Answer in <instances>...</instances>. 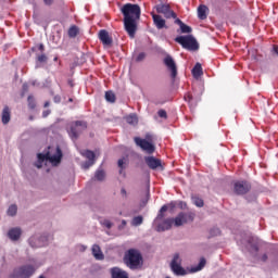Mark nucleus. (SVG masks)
<instances>
[{
  "label": "nucleus",
  "mask_w": 278,
  "mask_h": 278,
  "mask_svg": "<svg viewBox=\"0 0 278 278\" xmlns=\"http://www.w3.org/2000/svg\"><path fill=\"white\" fill-rule=\"evenodd\" d=\"M121 12L124 16L125 30L128 36L135 38L136 31H138V21H140V14H142L140 5L126 3L121 8Z\"/></svg>",
  "instance_id": "1"
},
{
  "label": "nucleus",
  "mask_w": 278,
  "mask_h": 278,
  "mask_svg": "<svg viewBox=\"0 0 278 278\" xmlns=\"http://www.w3.org/2000/svg\"><path fill=\"white\" fill-rule=\"evenodd\" d=\"M124 264H126L130 270H138V268H142V254L139 250L129 249L124 255Z\"/></svg>",
  "instance_id": "2"
},
{
  "label": "nucleus",
  "mask_w": 278,
  "mask_h": 278,
  "mask_svg": "<svg viewBox=\"0 0 278 278\" xmlns=\"http://www.w3.org/2000/svg\"><path fill=\"white\" fill-rule=\"evenodd\" d=\"M184 260L181 258V255L179 253H175L172 257V261L169 263V268L176 277H186L188 275V270L184 268L181 265Z\"/></svg>",
  "instance_id": "3"
},
{
  "label": "nucleus",
  "mask_w": 278,
  "mask_h": 278,
  "mask_svg": "<svg viewBox=\"0 0 278 278\" xmlns=\"http://www.w3.org/2000/svg\"><path fill=\"white\" fill-rule=\"evenodd\" d=\"M36 274V266L33 264H25L20 267H16L10 278H31Z\"/></svg>",
  "instance_id": "4"
},
{
  "label": "nucleus",
  "mask_w": 278,
  "mask_h": 278,
  "mask_svg": "<svg viewBox=\"0 0 278 278\" xmlns=\"http://www.w3.org/2000/svg\"><path fill=\"white\" fill-rule=\"evenodd\" d=\"M175 42L181 45L182 49H187V51H199V42L192 35L178 36L175 38Z\"/></svg>",
  "instance_id": "5"
},
{
  "label": "nucleus",
  "mask_w": 278,
  "mask_h": 278,
  "mask_svg": "<svg viewBox=\"0 0 278 278\" xmlns=\"http://www.w3.org/2000/svg\"><path fill=\"white\" fill-rule=\"evenodd\" d=\"M51 236L48 235H34L28 239V244L31 249H42V247L49 245Z\"/></svg>",
  "instance_id": "6"
},
{
  "label": "nucleus",
  "mask_w": 278,
  "mask_h": 278,
  "mask_svg": "<svg viewBox=\"0 0 278 278\" xmlns=\"http://www.w3.org/2000/svg\"><path fill=\"white\" fill-rule=\"evenodd\" d=\"M88 128V124L86 122L76 121L73 124H71L70 130H67V134L72 140H77L79 136L81 135L85 129Z\"/></svg>",
  "instance_id": "7"
},
{
  "label": "nucleus",
  "mask_w": 278,
  "mask_h": 278,
  "mask_svg": "<svg viewBox=\"0 0 278 278\" xmlns=\"http://www.w3.org/2000/svg\"><path fill=\"white\" fill-rule=\"evenodd\" d=\"M45 156L52 166H58L62 162V149H60V147H56L55 149L50 148V151L47 152Z\"/></svg>",
  "instance_id": "8"
},
{
  "label": "nucleus",
  "mask_w": 278,
  "mask_h": 278,
  "mask_svg": "<svg viewBox=\"0 0 278 278\" xmlns=\"http://www.w3.org/2000/svg\"><path fill=\"white\" fill-rule=\"evenodd\" d=\"M194 220V213L192 212H180L175 218H173V224L175 227H181L186 223H192Z\"/></svg>",
  "instance_id": "9"
},
{
  "label": "nucleus",
  "mask_w": 278,
  "mask_h": 278,
  "mask_svg": "<svg viewBox=\"0 0 278 278\" xmlns=\"http://www.w3.org/2000/svg\"><path fill=\"white\" fill-rule=\"evenodd\" d=\"M154 8L157 14H163L165 18H177V14L173 10H170V4L161 2L156 4Z\"/></svg>",
  "instance_id": "10"
},
{
  "label": "nucleus",
  "mask_w": 278,
  "mask_h": 278,
  "mask_svg": "<svg viewBox=\"0 0 278 278\" xmlns=\"http://www.w3.org/2000/svg\"><path fill=\"white\" fill-rule=\"evenodd\" d=\"M163 64L169 71L172 79H175L177 77V63H175V59L170 54H166L163 59Z\"/></svg>",
  "instance_id": "11"
},
{
  "label": "nucleus",
  "mask_w": 278,
  "mask_h": 278,
  "mask_svg": "<svg viewBox=\"0 0 278 278\" xmlns=\"http://www.w3.org/2000/svg\"><path fill=\"white\" fill-rule=\"evenodd\" d=\"M135 143L137 144V147H140L142 151L149 153V155H151V153H155V146H153V143L149 142L147 139L136 137Z\"/></svg>",
  "instance_id": "12"
},
{
  "label": "nucleus",
  "mask_w": 278,
  "mask_h": 278,
  "mask_svg": "<svg viewBox=\"0 0 278 278\" xmlns=\"http://www.w3.org/2000/svg\"><path fill=\"white\" fill-rule=\"evenodd\" d=\"M81 155L84 157H86V160H88L81 164V168H84V170H88V168H90V166H94V157H96L94 152H92L90 150H85L81 152Z\"/></svg>",
  "instance_id": "13"
},
{
  "label": "nucleus",
  "mask_w": 278,
  "mask_h": 278,
  "mask_svg": "<svg viewBox=\"0 0 278 278\" xmlns=\"http://www.w3.org/2000/svg\"><path fill=\"white\" fill-rule=\"evenodd\" d=\"M235 194H247L251 190V184L244 180L236 181L233 185Z\"/></svg>",
  "instance_id": "14"
},
{
  "label": "nucleus",
  "mask_w": 278,
  "mask_h": 278,
  "mask_svg": "<svg viewBox=\"0 0 278 278\" xmlns=\"http://www.w3.org/2000/svg\"><path fill=\"white\" fill-rule=\"evenodd\" d=\"M21 236H23V230L18 227L11 228L8 231V238L11 242H18V240H21Z\"/></svg>",
  "instance_id": "15"
},
{
  "label": "nucleus",
  "mask_w": 278,
  "mask_h": 278,
  "mask_svg": "<svg viewBox=\"0 0 278 278\" xmlns=\"http://www.w3.org/2000/svg\"><path fill=\"white\" fill-rule=\"evenodd\" d=\"M151 14H152L153 23L156 29H168V26H166V20H164L162 15H159L155 13H151Z\"/></svg>",
  "instance_id": "16"
},
{
  "label": "nucleus",
  "mask_w": 278,
  "mask_h": 278,
  "mask_svg": "<svg viewBox=\"0 0 278 278\" xmlns=\"http://www.w3.org/2000/svg\"><path fill=\"white\" fill-rule=\"evenodd\" d=\"M144 162L152 170H155V168H162V161H160V159H155L154 156H146Z\"/></svg>",
  "instance_id": "17"
},
{
  "label": "nucleus",
  "mask_w": 278,
  "mask_h": 278,
  "mask_svg": "<svg viewBox=\"0 0 278 278\" xmlns=\"http://www.w3.org/2000/svg\"><path fill=\"white\" fill-rule=\"evenodd\" d=\"M99 39L101 40L102 45H104V47H112V42H114L112 37H110V33H108L105 29H101L99 31Z\"/></svg>",
  "instance_id": "18"
},
{
  "label": "nucleus",
  "mask_w": 278,
  "mask_h": 278,
  "mask_svg": "<svg viewBox=\"0 0 278 278\" xmlns=\"http://www.w3.org/2000/svg\"><path fill=\"white\" fill-rule=\"evenodd\" d=\"M111 278H129V274L121 267H112L110 269Z\"/></svg>",
  "instance_id": "19"
},
{
  "label": "nucleus",
  "mask_w": 278,
  "mask_h": 278,
  "mask_svg": "<svg viewBox=\"0 0 278 278\" xmlns=\"http://www.w3.org/2000/svg\"><path fill=\"white\" fill-rule=\"evenodd\" d=\"M91 253L94 260H98L99 262L105 260V255L103 254V251H101V247L99 244L92 245Z\"/></svg>",
  "instance_id": "20"
},
{
  "label": "nucleus",
  "mask_w": 278,
  "mask_h": 278,
  "mask_svg": "<svg viewBox=\"0 0 278 278\" xmlns=\"http://www.w3.org/2000/svg\"><path fill=\"white\" fill-rule=\"evenodd\" d=\"M173 225V218L164 219L161 224L157 225L156 231H168Z\"/></svg>",
  "instance_id": "21"
},
{
  "label": "nucleus",
  "mask_w": 278,
  "mask_h": 278,
  "mask_svg": "<svg viewBox=\"0 0 278 278\" xmlns=\"http://www.w3.org/2000/svg\"><path fill=\"white\" fill-rule=\"evenodd\" d=\"M12 118L10 106H4L1 114V121L3 125H8Z\"/></svg>",
  "instance_id": "22"
},
{
  "label": "nucleus",
  "mask_w": 278,
  "mask_h": 278,
  "mask_svg": "<svg viewBox=\"0 0 278 278\" xmlns=\"http://www.w3.org/2000/svg\"><path fill=\"white\" fill-rule=\"evenodd\" d=\"M198 18H200V21L207 18V7L205 4H201L198 8Z\"/></svg>",
  "instance_id": "23"
},
{
  "label": "nucleus",
  "mask_w": 278,
  "mask_h": 278,
  "mask_svg": "<svg viewBox=\"0 0 278 278\" xmlns=\"http://www.w3.org/2000/svg\"><path fill=\"white\" fill-rule=\"evenodd\" d=\"M205 264H207V261L202 257L197 266L191 267L189 273H199L200 270H203V268H205Z\"/></svg>",
  "instance_id": "24"
},
{
  "label": "nucleus",
  "mask_w": 278,
  "mask_h": 278,
  "mask_svg": "<svg viewBox=\"0 0 278 278\" xmlns=\"http://www.w3.org/2000/svg\"><path fill=\"white\" fill-rule=\"evenodd\" d=\"M192 75L194 79H199L201 75H203V67L201 66V63H197L194 67L192 68Z\"/></svg>",
  "instance_id": "25"
},
{
  "label": "nucleus",
  "mask_w": 278,
  "mask_h": 278,
  "mask_svg": "<svg viewBox=\"0 0 278 278\" xmlns=\"http://www.w3.org/2000/svg\"><path fill=\"white\" fill-rule=\"evenodd\" d=\"M45 160H47V156H45L42 153H39L37 155V162L35 163L36 168H40L42 164H45Z\"/></svg>",
  "instance_id": "26"
},
{
  "label": "nucleus",
  "mask_w": 278,
  "mask_h": 278,
  "mask_svg": "<svg viewBox=\"0 0 278 278\" xmlns=\"http://www.w3.org/2000/svg\"><path fill=\"white\" fill-rule=\"evenodd\" d=\"M143 220H144V218L141 215L136 216L132 218L131 225H132V227H140V225H142Z\"/></svg>",
  "instance_id": "27"
},
{
  "label": "nucleus",
  "mask_w": 278,
  "mask_h": 278,
  "mask_svg": "<svg viewBox=\"0 0 278 278\" xmlns=\"http://www.w3.org/2000/svg\"><path fill=\"white\" fill-rule=\"evenodd\" d=\"M126 122L128 125H138V116H136V114L128 115Z\"/></svg>",
  "instance_id": "28"
},
{
  "label": "nucleus",
  "mask_w": 278,
  "mask_h": 278,
  "mask_svg": "<svg viewBox=\"0 0 278 278\" xmlns=\"http://www.w3.org/2000/svg\"><path fill=\"white\" fill-rule=\"evenodd\" d=\"M94 179H97V181H103V179H105V172L103 169H98L94 174Z\"/></svg>",
  "instance_id": "29"
},
{
  "label": "nucleus",
  "mask_w": 278,
  "mask_h": 278,
  "mask_svg": "<svg viewBox=\"0 0 278 278\" xmlns=\"http://www.w3.org/2000/svg\"><path fill=\"white\" fill-rule=\"evenodd\" d=\"M18 212V207L16 206V204L10 205L7 214L8 216H16V213Z\"/></svg>",
  "instance_id": "30"
},
{
  "label": "nucleus",
  "mask_w": 278,
  "mask_h": 278,
  "mask_svg": "<svg viewBox=\"0 0 278 278\" xmlns=\"http://www.w3.org/2000/svg\"><path fill=\"white\" fill-rule=\"evenodd\" d=\"M105 99L109 103H114V101H116V96L114 94L113 91H106Z\"/></svg>",
  "instance_id": "31"
},
{
  "label": "nucleus",
  "mask_w": 278,
  "mask_h": 278,
  "mask_svg": "<svg viewBox=\"0 0 278 278\" xmlns=\"http://www.w3.org/2000/svg\"><path fill=\"white\" fill-rule=\"evenodd\" d=\"M168 211V205H163L160 210V214L156 216L155 223H157V220H162V218H164V212Z\"/></svg>",
  "instance_id": "32"
},
{
  "label": "nucleus",
  "mask_w": 278,
  "mask_h": 278,
  "mask_svg": "<svg viewBox=\"0 0 278 278\" xmlns=\"http://www.w3.org/2000/svg\"><path fill=\"white\" fill-rule=\"evenodd\" d=\"M47 60H48V58L45 54L38 55L36 68H40V64H43L45 62H47Z\"/></svg>",
  "instance_id": "33"
},
{
  "label": "nucleus",
  "mask_w": 278,
  "mask_h": 278,
  "mask_svg": "<svg viewBox=\"0 0 278 278\" xmlns=\"http://www.w3.org/2000/svg\"><path fill=\"white\" fill-rule=\"evenodd\" d=\"M192 203L195 204L197 207H203L204 205L203 199L199 197H192Z\"/></svg>",
  "instance_id": "34"
},
{
  "label": "nucleus",
  "mask_w": 278,
  "mask_h": 278,
  "mask_svg": "<svg viewBox=\"0 0 278 278\" xmlns=\"http://www.w3.org/2000/svg\"><path fill=\"white\" fill-rule=\"evenodd\" d=\"M100 225H102V227H105L106 229H112V227H114V223H112L110 219H102L100 222Z\"/></svg>",
  "instance_id": "35"
},
{
  "label": "nucleus",
  "mask_w": 278,
  "mask_h": 278,
  "mask_svg": "<svg viewBox=\"0 0 278 278\" xmlns=\"http://www.w3.org/2000/svg\"><path fill=\"white\" fill-rule=\"evenodd\" d=\"M181 34H192V27L181 24L180 26Z\"/></svg>",
  "instance_id": "36"
},
{
  "label": "nucleus",
  "mask_w": 278,
  "mask_h": 278,
  "mask_svg": "<svg viewBox=\"0 0 278 278\" xmlns=\"http://www.w3.org/2000/svg\"><path fill=\"white\" fill-rule=\"evenodd\" d=\"M78 29H77V26H72L70 29H68V36L70 38H75L78 34Z\"/></svg>",
  "instance_id": "37"
},
{
  "label": "nucleus",
  "mask_w": 278,
  "mask_h": 278,
  "mask_svg": "<svg viewBox=\"0 0 278 278\" xmlns=\"http://www.w3.org/2000/svg\"><path fill=\"white\" fill-rule=\"evenodd\" d=\"M28 108L30 110H35L36 109V100H34V97L33 96H29L28 97Z\"/></svg>",
  "instance_id": "38"
},
{
  "label": "nucleus",
  "mask_w": 278,
  "mask_h": 278,
  "mask_svg": "<svg viewBox=\"0 0 278 278\" xmlns=\"http://www.w3.org/2000/svg\"><path fill=\"white\" fill-rule=\"evenodd\" d=\"M121 197L124 201H127L129 193H127V190L125 188L121 189Z\"/></svg>",
  "instance_id": "39"
},
{
  "label": "nucleus",
  "mask_w": 278,
  "mask_h": 278,
  "mask_svg": "<svg viewBox=\"0 0 278 278\" xmlns=\"http://www.w3.org/2000/svg\"><path fill=\"white\" fill-rule=\"evenodd\" d=\"M125 159H119L117 162V166L121 168L119 173H123V168H125Z\"/></svg>",
  "instance_id": "40"
},
{
  "label": "nucleus",
  "mask_w": 278,
  "mask_h": 278,
  "mask_svg": "<svg viewBox=\"0 0 278 278\" xmlns=\"http://www.w3.org/2000/svg\"><path fill=\"white\" fill-rule=\"evenodd\" d=\"M144 58H147V54H144V52H141L138 54L136 62H142V60H144Z\"/></svg>",
  "instance_id": "41"
},
{
  "label": "nucleus",
  "mask_w": 278,
  "mask_h": 278,
  "mask_svg": "<svg viewBox=\"0 0 278 278\" xmlns=\"http://www.w3.org/2000/svg\"><path fill=\"white\" fill-rule=\"evenodd\" d=\"M176 205H178L180 210H186L188 207V204L184 201H179Z\"/></svg>",
  "instance_id": "42"
},
{
  "label": "nucleus",
  "mask_w": 278,
  "mask_h": 278,
  "mask_svg": "<svg viewBox=\"0 0 278 278\" xmlns=\"http://www.w3.org/2000/svg\"><path fill=\"white\" fill-rule=\"evenodd\" d=\"M157 114L160 118H167V114L165 110H159Z\"/></svg>",
  "instance_id": "43"
},
{
  "label": "nucleus",
  "mask_w": 278,
  "mask_h": 278,
  "mask_svg": "<svg viewBox=\"0 0 278 278\" xmlns=\"http://www.w3.org/2000/svg\"><path fill=\"white\" fill-rule=\"evenodd\" d=\"M87 249H88L87 245H84V244L78 245V251H80L81 253H84L85 251H87Z\"/></svg>",
  "instance_id": "44"
},
{
  "label": "nucleus",
  "mask_w": 278,
  "mask_h": 278,
  "mask_svg": "<svg viewBox=\"0 0 278 278\" xmlns=\"http://www.w3.org/2000/svg\"><path fill=\"white\" fill-rule=\"evenodd\" d=\"M185 99H186V101H188V103H190V105H192V101H194L192 96H187V97H185Z\"/></svg>",
  "instance_id": "45"
},
{
  "label": "nucleus",
  "mask_w": 278,
  "mask_h": 278,
  "mask_svg": "<svg viewBox=\"0 0 278 278\" xmlns=\"http://www.w3.org/2000/svg\"><path fill=\"white\" fill-rule=\"evenodd\" d=\"M49 114H51V111L50 110H46V111L42 112V117L47 118V116H49Z\"/></svg>",
  "instance_id": "46"
},
{
  "label": "nucleus",
  "mask_w": 278,
  "mask_h": 278,
  "mask_svg": "<svg viewBox=\"0 0 278 278\" xmlns=\"http://www.w3.org/2000/svg\"><path fill=\"white\" fill-rule=\"evenodd\" d=\"M175 23H176V25H179V27H181V25H184V22L177 17H175Z\"/></svg>",
  "instance_id": "47"
},
{
  "label": "nucleus",
  "mask_w": 278,
  "mask_h": 278,
  "mask_svg": "<svg viewBox=\"0 0 278 278\" xmlns=\"http://www.w3.org/2000/svg\"><path fill=\"white\" fill-rule=\"evenodd\" d=\"M54 0H43L45 5L50 7Z\"/></svg>",
  "instance_id": "48"
},
{
  "label": "nucleus",
  "mask_w": 278,
  "mask_h": 278,
  "mask_svg": "<svg viewBox=\"0 0 278 278\" xmlns=\"http://www.w3.org/2000/svg\"><path fill=\"white\" fill-rule=\"evenodd\" d=\"M168 207H169L170 210H173L174 207H177V202H170V203L168 204Z\"/></svg>",
  "instance_id": "49"
},
{
  "label": "nucleus",
  "mask_w": 278,
  "mask_h": 278,
  "mask_svg": "<svg viewBox=\"0 0 278 278\" xmlns=\"http://www.w3.org/2000/svg\"><path fill=\"white\" fill-rule=\"evenodd\" d=\"M262 262H267L268 261V255L267 254H263L261 257Z\"/></svg>",
  "instance_id": "50"
},
{
  "label": "nucleus",
  "mask_w": 278,
  "mask_h": 278,
  "mask_svg": "<svg viewBox=\"0 0 278 278\" xmlns=\"http://www.w3.org/2000/svg\"><path fill=\"white\" fill-rule=\"evenodd\" d=\"M60 101H62V98H60V96H55L54 103H60Z\"/></svg>",
  "instance_id": "51"
},
{
  "label": "nucleus",
  "mask_w": 278,
  "mask_h": 278,
  "mask_svg": "<svg viewBox=\"0 0 278 278\" xmlns=\"http://www.w3.org/2000/svg\"><path fill=\"white\" fill-rule=\"evenodd\" d=\"M38 49H39V51H45V45H42V43H40L39 46H38Z\"/></svg>",
  "instance_id": "52"
},
{
  "label": "nucleus",
  "mask_w": 278,
  "mask_h": 278,
  "mask_svg": "<svg viewBox=\"0 0 278 278\" xmlns=\"http://www.w3.org/2000/svg\"><path fill=\"white\" fill-rule=\"evenodd\" d=\"M274 52L276 53V55H278V46L274 47Z\"/></svg>",
  "instance_id": "53"
},
{
  "label": "nucleus",
  "mask_w": 278,
  "mask_h": 278,
  "mask_svg": "<svg viewBox=\"0 0 278 278\" xmlns=\"http://www.w3.org/2000/svg\"><path fill=\"white\" fill-rule=\"evenodd\" d=\"M127 225V220L123 219L122 220V226L121 227H125Z\"/></svg>",
  "instance_id": "54"
},
{
  "label": "nucleus",
  "mask_w": 278,
  "mask_h": 278,
  "mask_svg": "<svg viewBox=\"0 0 278 278\" xmlns=\"http://www.w3.org/2000/svg\"><path fill=\"white\" fill-rule=\"evenodd\" d=\"M27 88H28L27 84H24L23 85V90H27Z\"/></svg>",
  "instance_id": "55"
},
{
  "label": "nucleus",
  "mask_w": 278,
  "mask_h": 278,
  "mask_svg": "<svg viewBox=\"0 0 278 278\" xmlns=\"http://www.w3.org/2000/svg\"><path fill=\"white\" fill-rule=\"evenodd\" d=\"M45 108H49V102H45Z\"/></svg>",
  "instance_id": "56"
},
{
  "label": "nucleus",
  "mask_w": 278,
  "mask_h": 278,
  "mask_svg": "<svg viewBox=\"0 0 278 278\" xmlns=\"http://www.w3.org/2000/svg\"><path fill=\"white\" fill-rule=\"evenodd\" d=\"M147 139L150 140L151 139V135H147Z\"/></svg>",
  "instance_id": "57"
},
{
  "label": "nucleus",
  "mask_w": 278,
  "mask_h": 278,
  "mask_svg": "<svg viewBox=\"0 0 278 278\" xmlns=\"http://www.w3.org/2000/svg\"><path fill=\"white\" fill-rule=\"evenodd\" d=\"M31 85H33V86H36V81H33Z\"/></svg>",
  "instance_id": "58"
},
{
  "label": "nucleus",
  "mask_w": 278,
  "mask_h": 278,
  "mask_svg": "<svg viewBox=\"0 0 278 278\" xmlns=\"http://www.w3.org/2000/svg\"><path fill=\"white\" fill-rule=\"evenodd\" d=\"M70 102H73V98H70Z\"/></svg>",
  "instance_id": "59"
}]
</instances>
